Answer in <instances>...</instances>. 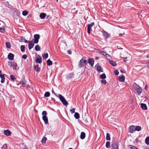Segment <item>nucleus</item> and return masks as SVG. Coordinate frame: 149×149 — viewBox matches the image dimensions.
Segmentation results:
<instances>
[{"label":"nucleus","mask_w":149,"mask_h":149,"mask_svg":"<svg viewBox=\"0 0 149 149\" xmlns=\"http://www.w3.org/2000/svg\"><path fill=\"white\" fill-rule=\"evenodd\" d=\"M101 83H103V84H106L107 82L105 80L103 79H102L101 81Z\"/></svg>","instance_id":"42"},{"label":"nucleus","mask_w":149,"mask_h":149,"mask_svg":"<svg viewBox=\"0 0 149 149\" xmlns=\"http://www.w3.org/2000/svg\"><path fill=\"white\" fill-rule=\"evenodd\" d=\"M147 86H146L145 87V90H146L147 89Z\"/></svg>","instance_id":"56"},{"label":"nucleus","mask_w":149,"mask_h":149,"mask_svg":"<svg viewBox=\"0 0 149 149\" xmlns=\"http://www.w3.org/2000/svg\"><path fill=\"white\" fill-rule=\"evenodd\" d=\"M68 149H72V148H69Z\"/></svg>","instance_id":"61"},{"label":"nucleus","mask_w":149,"mask_h":149,"mask_svg":"<svg viewBox=\"0 0 149 149\" xmlns=\"http://www.w3.org/2000/svg\"><path fill=\"white\" fill-rule=\"evenodd\" d=\"M109 34H108L107 32L104 31V33L103 34V36L105 37V39H107L109 37Z\"/></svg>","instance_id":"23"},{"label":"nucleus","mask_w":149,"mask_h":149,"mask_svg":"<svg viewBox=\"0 0 149 149\" xmlns=\"http://www.w3.org/2000/svg\"><path fill=\"white\" fill-rule=\"evenodd\" d=\"M75 109L74 108H73L72 109H70V111L72 113H74Z\"/></svg>","instance_id":"43"},{"label":"nucleus","mask_w":149,"mask_h":149,"mask_svg":"<svg viewBox=\"0 0 149 149\" xmlns=\"http://www.w3.org/2000/svg\"><path fill=\"white\" fill-rule=\"evenodd\" d=\"M1 71L0 70V74L1 73Z\"/></svg>","instance_id":"60"},{"label":"nucleus","mask_w":149,"mask_h":149,"mask_svg":"<svg viewBox=\"0 0 149 149\" xmlns=\"http://www.w3.org/2000/svg\"><path fill=\"white\" fill-rule=\"evenodd\" d=\"M123 61L124 62H126L127 61V57L123 58Z\"/></svg>","instance_id":"52"},{"label":"nucleus","mask_w":149,"mask_h":149,"mask_svg":"<svg viewBox=\"0 0 149 149\" xmlns=\"http://www.w3.org/2000/svg\"><path fill=\"white\" fill-rule=\"evenodd\" d=\"M86 136V134L85 132H82L81 133L80 138L81 139H84Z\"/></svg>","instance_id":"18"},{"label":"nucleus","mask_w":149,"mask_h":149,"mask_svg":"<svg viewBox=\"0 0 149 149\" xmlns=\"http://www.w3.org/2000/svg\"><path fill=\"white\" fill-rule=\"evenodd\" d=\"M110 145V142L109 141H107L106 142V146L107 148H109Z\"/></svg>","instance_id":"41"},{"label":"nucleus","mask_w":149,"mask_h":149,"mask_svg":"<svg viewBox=\"0 0 149 149\" xmlns=\"http://www.w3.org/2000/svg\"><path fill=\"white\" fill-rule=\"evenodd\" d=\"M26 82V81L24 79H22L20 81L21 84L23 85H25Z\"/></svg>","instance_id":"32"},{"label":"nucleus","mask_w":149,"mask_h":149,"mask_svg":"<svg viewBox=\"0 0 149 149\" xmlns=\"http://www.w3.org/2000/svg\"><path fill=\"white\" fill-rule=\"evenodd\" d=\"M74 116V117L76 119H78L79 118V115L78 113H75Z\"/></svg>","instance_id":"24"},{"label":"nucleus","mask_w":149,"mask_h":149,"mask_svg":"<svg viewBox=\"0 0 149 149\" xmlns=\"http://www.w3.org/2000/svg\"><path fill=\"white\" fill-rule=\"evenodd\" d=\"M46 15L45 13H42L40 14V18L41 19H43L45 18Z\"/></svg>","instance_id":"21"},{"label":"nucleus","mask_w":149,"mask_h":149,"mask_svg":"<svg viewBox=\"0 0 149 149\" xmlns=\"http://www.w3.org/2000/svg\"><path fill=\"white\" fill-rule=\"evenodd\" d=\"M125 34V33H120L119 34V36L121 37L123 36V35H124Z\"/></svg>","instance_id":"53"},{"label":"nucleus","mask_w":149,"mask_h":149,"mask_svg":"<svg viewBox=\"0 0 149 149\" xmlns=\"http://www.w3.org/2000/svg\"><path fill=\"white\" fill-rule=\"evenodd\" d=\"M141 107L143 110H146L147 109V107L146 104L144 103H141Z\"/></svg>","instance_id":"16"},{"label":"nucleus","mask_w":149,"mask_h":149,"mask_svg":"<svg viewBox=\"0 0 149 149\" xmlns=\"http://www.w3.org/2000/svg\"><path fill=\"white\" fill-rule=\"evenodd\" d=\"M114 73L116 75H118L119 74V72L118 70H116L115 71Z\"/></svg>","instance_id":"48"},{"label":"nucleus","mask_w":149,"mask_h":149,"mask_svg":"<svg viewBox=\"0 0 149 149\" xmlns=\"http://www.w3.org/2000/svg\"><path fill=\"white\" fill-rule=\"evenodd\" d=\"M133 97H132V99H133Z\"/></svg>","instance_id":"62"},{"label":"nucleus","mask_w":149,"mask_h":149,"mask_svg":"<svg viewBox=\"0 0 149 149\" xmlns=\"http://www.w3.org/2000/svg\"><path fill=\"white\" fill-rule=\"evenodd\" d=\"M27 57V56L26 55L24 54L22 56V58L24 59H26Z\"/></svg>","instance_id":"49"},{"label":"nucleus","mask_w":149,"mask_h":149,"mask_svg":"<svg viewBox=\"0 0 149 149\" xmlns=\"http://www.w3.org/2000/svg\"><path fill=\"white\" fill-rule=\"evenodd\" d=\"M58 0H56V1H57V2H58Z\"/></svg>","instance_id":"63"},{"label":"nucleus","mask_w":149,"mask_h":149,"mask_svg":"<svg viewBox=\"0 0 149 149\" xmlns=\"http://www.w3.org/2000/svg\"><path fill=\"white\" fill-rule=\"evenodd\" d=\"M120 72H122V73H123V71L122 70H120Z\"/></svg>","instance_id":"59"},{"label":"nucleus","mask_w":149,"mask_h":149,"mask_svg":"<svg viewBox=\"0 0 149 149\" xmlns=\"http://www.w3.org/2000/svg\"><path fill=\"white\" fill-rule=\"evenodd\" d=\"M88 62L89 64L91 65L92 67L93 66L94 61L93 58H88Z\"/></svg>","instance_id":"10"},{"label":"nucleus","mask_w":149,"mask_h":149,"mask_svg":"<svg viewBox=\"0 0 149 149\" xmlns=\"http://www.w3.org/2000/svg\"><path fill=\"white\" fill-rule=\"evenodd\" d=\"M109 63L113 66H115L116 65V62L114 61L109 60Z\"/></svg>","instance_id":"20"},{"label":"nucleus","mask_w":149,"mask_h":149,"mask_svg":"<svg viewBox=\"0 0 149 149\" xmlns=\"http://www.w3.org/2000/svg\"><path fill=\"white\" fill-rule=\"evenodd\" d=\"M50 95V93L48 92H46L44 94V96L46 97H49Z\"/></svg>","instance_id":"34"},{"label":"nucleus","mask_w":149,"mask_h":149,"mask_svg":"<svg viewBox=\"0 0 149 149\" xmlns=\"http://www.w3.org/2000/svg\"><path fill=\"white\" fill-rule=\"evenodd\" d=\"M135 131V127L134 126H130L129 128V131L131 133H133Z\"/></svg>","instance_id":"8"},{"label":"nucleus","mask_w":149,"mask_h":149,"mask_svg":"<svg viewBox=\"0 0 149 149\" xmlns=\"http://www.w3.org/2000/svg\"><path fill=\"white\" fill-rule=\"evenodd\" d=\"M5 30V28L4 27H1L0 28V32L3 33L4 32Z\"/></svg>","instance_id":"40"},{"label":"nucleus","mask_w":149,"mask_h":149,"mask_svg":"<svg viewBox=\"0 0 149 149\" xmlns=\"http://www.w3.org/2000/svg\"><path fill=\"white\" fill-rule=\"evenodd\" d=\"M73 77V75L72 74H70L67 77V78L68 79H70Z\"/></svg>","instance_id":"30"},{"label":"nucleus","mask_w":149,"mask_h":149,"mask_svg":"<svg viewBox=\"0 0 149 149\" xmlns=\"http://www.w3.org/2000/svg\"><path fill=\"white\" fill-rule=\"evenodd\" d=\"M94 25V23L93 22L87 25V32L89 34H90V31L91 27Z\"/></svg>","instance_id":"7"},{"label":"nucleus","mask_w":149,"mask_h":149,"mask_svg":"<svg viewBox=\"0 0 149 149\" xmlns=\"http://www.w3.org/2000/svg\"><path fill=\"white\" fill-rule=\"evenodd\" d=\"M47 113L46 111H43L42 113V115L43 116L42 118L45 124H47L48 123V118L46 116Z\"/></svg>","instance_id":"3"},{"label":"nucleus","mask_w":149,"mask_h":149,"mask_svg":"<svg viewBox=\"0 0 149 149\" xmlns=\"http://www.w3.org/2000/svg\"><path fill=\"white\" fill-rule=\"evenodd\" d=\"M100 78L103 79H104L106 78V76L104 73H103L100 75Z\"/></svg>","instance_id":"36"},{"label":"nucleus","mask_w":149,"mask_h":149,"mask_svg":"<svg viewBox=\"0 0 149 149\" xmlns=\"http://www.w3.org/2000/svg\"><path fill=\"white\" fill-rule=\"evenodd\" d=\"M24 42L25 43H29V42L30 41H29L27 40H26V39L25 38H24Z\"/></svg>","instance_id":"51"},{"label":"nucleus","mask_w":149,"mask_h":149,"mask_svg":"<svg viewBox=\"0 0 149 149\" xmlns=\"http://www.w3.org/2000/svg\"><path fill=\"white\" fill-rule=\"evenodd\" d=\"M95 58L96 60H97L99 58L98 56H96V57H95Z\"/></svg>","instance_id":"55"},{"label":"nucleus","mask_w":149,"mask_h":149,"mask_svg":"<svg viewBox=\"0 0 149 149\" xmlns=\"http://www.w3.org/2000/svg\"><path fill=\"white\" fill-rule=\"evenodd\" d=\"M8 65L9 66H12L14 70H17L19 69V67L16 63L13 62H8Z\"/></svg>","instance_id":"5"},{"label":"nucleus","mask_w":149,"mask_h":149,"mask_svg":"<svg viewBox=\"0 0 149 149\" xmlns=\"http://www.w3.org/2000/svg\"><path fill=\"white\" fill-rule=\"evenodd\" d=\"M95 67H97V70L99 72H103V70L102 68L101 67L98 65V64H97Z\"/></svg>","instance_id":"13"},{"label":"nucleus","mask_w":149,"mask_h":149,"mask_svg":"<svg viewBox=\"0 0 149 149\" xmlns=\"http://www.w3.org/2000/svg\"><path fill=\"white\" fill-rule=\"evenodd\" d=\"M6 47L8 48H10L11 47V45L9 42H7L6 43Z\"/></svg>","instance_id":"28"},{"label":"nucleus","mask_w":149,"mask_h":149,"mask_svg":"<svg viewBox=\"0 0 149 149\" xmlns=\"http://www.w3.org/2000/svg\"><path fill=\"white\" fill-rule=\"evenodd\" d=\"M34 43L33 40L29 41L28 45V48L29 50H30L33 47L34 45Z\"/></svg>","instance_id":"9"},{"label":"nucleus","mask_w":149,"mask_h":149,"mask_svg":"<svg viewBox=\"0 0 149 149\" xmlns=\"http://www.w3.org/2000/svg\"><path fill=\"white\" fill-rule=\"evenodd\" d=\"M58 97L59 98L60 101L62 102L63 104L67 106L68 104V103L67 101L66 100L65 98L61 94H58Z\"/></svg>","instance_id":"2"},{"label":"nucleus","mask_w":149,"mask_h":149,"mask_svg":"<svg viewBox=\"0 0 149 149\" xmlns=\"http://www.w3.org/2000/svg\"><path fill=\"white\" fill-rule=\"evenodd\" d=\"M125 77L123 75L121 77H119V80L120 82H123L125 81Z\"/></svg>","instance_id":"22"},{"label":"nucleus","mask_w":149,"mask_h":149,"mask_svg":"<svg viewBox=\"0 0 149 149\" xmlns=\"http://www.w3.org/2000/svg\"><path fill=\"white\" fill-rule=\"evenodd\" d=\"M7 148V145L6 144H4L2 147V149H6Z\"/></svg>","instance_id":"47"},{"label":"nucleus","mask_w":149,"mask_h":149,"mask_svg":"<svg viewBox=\"0 0 149 149\" xmlns=\"http://www.w3.org/2000/svg\"><path fill=\"white\" fill-rule=\"evenodd\" d=\"M35 49L36 51H39L40 50V47L38 45H37L35 46Z\"/></svg>","instance_id":"27"},{"label":"nucleus","mask_w":149,"mask_h":149,"mask_svg":"<svg viewBox=\"0 0 149 149\" xmlns=\"http://www.w3.org/2000/svg\"><path fill=\"white\" fill-rule=\"evenodd\" d=\"M111 149H119L117 143H114L112 144Z\"/></svg>","instance_id":"12"},{"label":"nucleus","mask_w":149,"mask_h":149,"mask_svg":"<svg viewBox=\"0 0 149 149\" xmlns=\"http://www.w3.org/2000/svg\"><path fill=\"white\" fill-rule=\"evenodd\" d=\"M48 17H49V16H48L47 17V18Z\"/></svg>","instance_id":"64"},{"label":"nucleus","mask_w":149,"mask_h":149,"mask_svg":"<svg viewBox=\"0 0 149 149\" xmlns=\"http://www.w3.org/2000/svg\"><path fill=\"white\" fill-rule=\"evenodd\" d=\"M52 93H53L56 96L58 97V95H56V94L54 92L53 89L52 88Z\"/></svg>","instance_id":"50"},{"label":"nucleus","mask_w":149,"mask_h":149,"mask_svg":"<svg viewBox=\"0 0 149 149\" xmlns=\"http://www.w3.org/2000/svg\"><path fill=\"white\" fill-rule=\"evenodd\" d=\"M106 139L107 140H110L111 139L110 135L108 133L107 134Z\"/></svg>","instance_id":"29"},{"label":"nucleus","mask_w":149,"mask_h":149,"mask_svg":"<svg viewBox=\"0 0 149 149\" xmlns=\"http://www.w3.org/2000/svg\"><path fill=\"white\" fill-rule=\"evenodd\" d=\"M68 52L69 54H71V52L70 50H68Z\"/></svg>","instance_id":"54"},{"label":"nucleus","mask_w":149,"mask_h":149,"mask_svg":"<svg viewBox=\"0 0 149 149\" xmlns=\"http://www.w3.org/2000/svg\"><path fill=\"white\" fill-rule=\"evenodd\" d=\"M42 57L43 58H47L48 57V54L47 53L44 54L42 55Z\"/></svg>","instance_id":"38"},{"label":"nucleus","mask_w":149,"mask_h":149,"mask_svg":"<svg viewBox=\"0 0 149 149\" xmlns=\"http://www.w3.org/2000/svg\"><path fill=\"white\" fill-rule=\"evenodd\" d=\"M133 90L139 95H140L142 92V89L136 83H134L132 86Z\"/></svg>","instance_id":"1"},{"label":"nucleus","mask_w":149,"mask_h":149,"mask_svg":"<svg viewBox=\"0 0 149 149\" xmlns=\"http://www.w3.org/2000/svg\"><path fill=\"white\" fill-rule=\"evenodd\" d=\"M128 148H129V149H138L136 147L132 145H129Z\"/></svg>","instance_id":"25"},{"label":"nucleus","mask_w":149,"mask_h":149,"mask_svg":"<svg viewBox=\"0 0 149 149\" xmlns=\"http://www.w3.org/2000/svg\"><path fill=\"white\" fill-rule=\"evenodd\" d=\"M24 38L23 37H21V39L22 40H24Z\"/></svg>","instance_id":"57"},{"label":"nucleus","mask_w":149,"mask_h":149,"mask_svg":"<svg viewBox=\"0 0 149 149\" xmlns=\"http://www.w3.org/2000/svg\"><path fill=\"white\" fill-rule=\"evenodd\" d=\"M87 64L86 60L82 58L79 61V65L80 68H81L85 66Z\"/></svg>","instance_id":"4"},{"label":"nucleus","mask_w":149,"mask_h":149,"mask_svg":"<svg viewBox=\"0 0 149 149\" xmlns=\"http://www.w3.org/2000/svg\"><path fill=\"white\" fill-rule=\"evenodd\" d=\"M10 77L13 81H14L15 79V77L13 75H10Z\"/></svg>","instance_id":"44"},{"label":"nucleus","mask_w":149,"mask_h":149,"mask_svg":"<svg viewBox=\"0 0 149 149\" xmlns=\"http://www.w3.org/2000/svg\"><path fill=\"white\" fill-rule=\"evenodd\" d=\"M0 77L1 78V83L2 84L5 81V78L4 74H0Z\"/></svg>","instance_id":"17"},{"label":"nucleus","mask_w":149,"mask_h":149,"mask_svg":"<svg viewBox=\"0 0 149 149\" xmlns=\"http://www.w3.org/2000/svg\"><path fill=\"white\" fill-rule=\"evenodd\" d=\"M14 55L11 53H9L8 56V59L10 60H13L14 59Z\"/></svg>","instance_id":"11"},{"label":"nucleus","mask_w":149,"mask_h":149,"mask_svg":"<svg viewBox=\"0 0 149 149\" xmlns=\"http://www.w3.org/2000/svg\"><path fill=\"white\" fill-rule=\"evenodd\" d=\"M46 140L47 138L46 137H43L42 139V142L43 143H45L46 142Z\"/></svg>","instance_id":"39"},{"label":"nucleus","mask_w":149,"mask_h":149,"mask_svg":"<svg viewBox=\"0 0 149 149\" xmlns=\"http://www.w3.org/2000/svg\"><path fill=\"white\" fill-rule=\"evenodd\" d=\"M147 58H149V54H148L147 56Z\"/></svg>","instance_id":"58"},{"label":"nucleus","mask_w":149,"mask_h":149,"mask_svg":"<svg viewBox=\"0 0 149 149\" xmlns=\"http://www.w3.org/2000/svg\"><path fill=\"white\" fill-rule=\"evenodd\" d=\"M141 127L139 126H136L135 128V130L138 131H140L141 130Z\"/></svg>","instance_id":"33"},{"label":"nucleus","mask_w":149,"mask_h":149,"mask_svg":"<svg viewBox=\"0 0 149 149\" xmlns=\"http://www.w3.org/2000/svg\"><path fill=\"white\" fill-rule=\"evenodd\" d=\"M145 143L147 145H149V137H147L145 139Z\"/></svg>","instance_id":"31"},{"label":"nucleus","mask_w":149,"mask_h":149,"mask_svg":"<svg viewBox=\"0 0 149 149\" xmlns=\"http://www.w3.org/2000/svg\"><path fill=\"white\" fill-rule=\"evenodd\" d=\"M106 58L109 60L111 57L108 54H107V55L106 56Z\"/></svg>","instance_id":"46"},{"label":"nucleus","mask_w":149,"mask_h":149,"mask_svg":"<svg viewBox=\"0 0 149 149\" xmlns=\"http://www.w3.org/2000/svg\"><path fill=\"white\" fill-rule=\"evenodd\" d=\"M100 53L103 55H104V56H106L107 54V53L105 52H103V51H102V52H100Z\"/></svg>","instance_id":"45"},{"label":"nucleus","mask_w":149,"mask_h":149,"mask_svg":"<svg viewBox=\"0 0 149 149\" xmlns=\"http://www.w3.org/2000/svg\"><path fill=\"white\" fill-rule=\"evenodd\" d=\"M10 133L11 132L9 130H7L4 131V134L7 136L10 135Z\"/></svg>","instance_id":"14"},{"label":"nucleus","mask_w":149,"mask_h":149,"mask_svg":"<svg viewBox=\"0 0 149 149\" xmlns=\"http://www.w3.org/2000/svg\"><path fill=\"white\" fill-rule=\"evenodd\" d=\"M36 62L37 63H42V58L41 57L37 58L36 60Z\"/></svg>","instance_id":"19"},{"label":"nucleus","mask_w":149,"mask_h":149,"mask_svg":"<svg viewBox=\"0 0 149 149\" xmlns=\"http://www.w3.org/2000/svg\"><path fill=\"white\" fill-rule=\"evenodd\" d=\"M21 50L22 52H24L25 51V47L24 45H21L20 47Z\"/></svg>","instance_id":"35"},{"label":"nucleus","mask_w":149,"mask_h":149,"mask_svg":"<svg viewBox=\"0 0 149 149\" xmlns=\"http://www.w3.org/2000/svg\"><path fill=\"white\" fill-rule=\"evenodd\" d=\"M34 38L33 42L35 44H37L38 43L39 39L40 38V36L39 34H35L34 36Z\"/></svg>","instance_id":"6"},{"label":"nucleus","mask_w":149,"mask_h":149,"mask_svg":"<svg viewBox=\"0 0 149 149\" xmlns=\"http://www.w3.org/2000/svg\"><path fill=\"white\" fill-rule=\"evenodd\" d=\"M28 13V12L26 10H24L22 12V15L24 16H26L27 15Z\"/></svg>","instance_id":"37"},{"label":"nucleus","mask_w":149,"mask_h":149,"mask_svg":"<svg viewBox=\"0 0 149 149\" xmlns=\"http://www.w3.org/2000/svg\"><path fill=\"white\" fill-rule=\"evenodd\" d=\"M34 68L37 72H39L40 70V68L38 67V65H37L35 66Z\"/></svg>","instance_id":"15"},{"label":"nucleus","mask_w":149,"mask_h":149,"mask_svg":"<svg viewBox=\"0 0 149 149\" xmlns=\"http://www.w3.org/2000/svg\"><path fill=\"white\" fill-rule=\"evenodd\" d=\"M47 63L48 65L49 66L52 65V62L49 59L47 61Z\"/></svg>","instance_id":"26"}]
</instances>
